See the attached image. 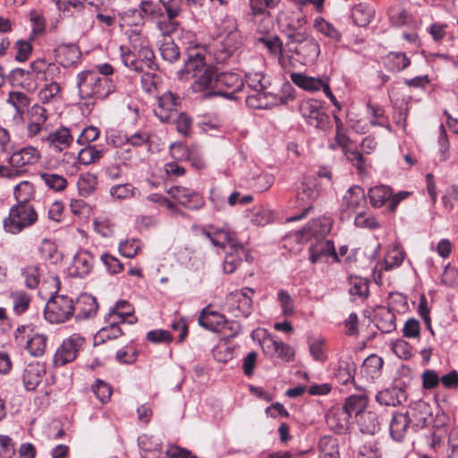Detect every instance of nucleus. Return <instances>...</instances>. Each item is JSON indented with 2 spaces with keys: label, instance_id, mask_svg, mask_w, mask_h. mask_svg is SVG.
Returning <instances> with one entry per match:
<instances>
[{
  "label": "nucleus",
  "instance_id": "obj_1",
  "mask_svg": "<svg viewBox=\"0 0 458 458\" xmlns=\"http://www.w3.org/2000/svg\"><path fill=\"white\" fill-rule=\"evenodd\" d=\"M130 43L131 47H120L123 64L136 72L154 70L157 67L155 55L149 47L148 39L140 33L133 32L130 36Z\"/></svg>",
  "mask_w": 458,
  "mask_h": 458
},
{
  "label": "nucleus",
  "instance_id": "obj_2",
  "mask_svg": "<svg viewBox=\"0 0 458 458\" xmlns=\"http://www.w3.org/2000/svg\"><path fill=\"white\" fill-rule=\"evenodd\" d=\"M77 87L81 98L104 99L115 89L112 78L101 77L92 70L81 72L77 75Z\"/></svg>",
  "mask_w": 458,
  "mask_h": 458
},
{
  "label": "nucleus",
  "instance_id": "obj_3",
  "mask_svg": "<svg viewBox=\"0 0 458 458\" xmlns=\"http://www.w3.org/2000/svg\"><path fill=\"white\" fill-rule=\"evenodd\" d=\"M305 24L302 17H296L295 21L287 23V37L292 42L298 43L295 53L302 57L304 63L314 62L320 53L319 45L313 38H307L306 34L301 30Z\"/></svg>",
  "mask_w": 458,
  "mask_h": 458
},
{
  "label": "nucleus",
  "instance_id": "obj_4",
  "mask_svg": "<svg viewBox=\"0 0 458 458\" xmlns=\"http://www.w3.org/2000/svg\"><path fill=\"white\" fill-rule=\"evenodd\" d=\"M225 24V35L220 36L216 43L214 55L217 62L225 63L242 47L243 37L237 28L234 19L228 18L224 21Z\"/></svg>",
  "mask_w": 458,
  "mask_h": 458
},
{
  "label": "nucleus",
  "instance_id": "obj_5",
  "mask_svg": "<svg viewBox=\"0 0 458 458\" xmlns=\"http://www.w3.org/2000/svg\"><path fill=\"white\" fill-rule=\"evenodd\" d=\"M264 75L261 72H248L245 74L246 87L253 93L246 97V104L253 109H267L277 104L275 95L266 92L267 88L263 81Z\"/></svg>",
  "mask_w": 458,
  "mask_h": 458
},
{
  "label": "nucleus",
  "instance_id": "obj_6",
  "mask_svg": "<svg viewBox=\"0 0 458 458\" xmlns=\"http://www.w3.org/2000/svg\"><path fill=\"white\" fill-rule=\"evenodd\" d=\"M37 220L38 213L32 204H16L10 208L9 216L4 219L3 224L7 233L18 234Z\"/></svg>",
  "mask_w": 458,
  "mask_h": 458
},
{
  "label": "nucleus",
  "instance_id": "obj_7",
  "mask_svg": "<svg viewBox=\"0 0 458 458\" xmlns=\"http://www.w3.org/2000/svg\"><path fill=\"white\" fill-rule=\"evenodd\" d=\"M72 299L66 295H55L47 302L44 316L52 324L67 321L74 314Z\"/></svg>",
  "mask_w": 458,
  "mask_h": 458
},
{
  "label": "nucleus",
  "instance_id": "obj_8",
  "mask_svg": "<svg viewBox=\"0 0 458 458\" xmlns=\"http://www.w3.org/2000/svg\"><path fill=\"white\" fill-rule=\"evenodd\" d=\"M85 344V337L76 333L71 335L56 349L53 359L54 365L62 367L74 361Z\"/></svg>",
  "mask_w": 458,
  "mask_h": 458
},
{
  "label": "nucleus",
  "instance_id": "obj_9",
  "mask_svg": "<svg viewBox=\"0 0 458 458\" xmlns=\"http://www.w3.org/2000/svg\"><path fill=\"white\" fill-rule=\"evenodd\" d=\"M254 291L245 287L229 293L225 299L226 310L234 317L247 318L252 310L251 296Z\"/></svg>",
  "mask_w": 458,
  "mask_h": 458
},
{
  "label": "nucleus",
  "instance_id": "obj_10",
  "mask_svg": "<svg viewBox=\"0 0 458 458\" xmlns=\"http://www.w3.org/2000/svg\"><path fill=\"white\" fill-rule=\"evenodd\" d=\"M301 116L311 126L325 130L329 123V116L324 111L322 105L316 99L301 101L299 107Z\"/></svg>",
  "mask_w": 458,
  "mask_h": 458
},
{
  "label": "nucleus",
  "instance_id": "obj_11",
  "mask_svg": "<svg viewBox=\"0 0 458 458\" xmlns=\"http://www.w3.org/2000/svg\"><path fill=\"white\" fill-rule=\"evenodd\" d=\"M244 87L242 77L235 72H221L216 75L215 91L216 96H223L229 99L236 98L235 93Z\"/></svg>",
  "mask_w": 458,
  "mask_h": 458
},
{
  "label": "nucleus",
  "instance_id": "obj_12",
  "mask_svg": "<svg viewBox=\"0 0 458 458\" xmlns=\"http://www.w3.org/2000/svg\"><path fill=\"white\" fill-rule=\"evenodd\" d=\"M366 204L365 192L360 186L351 187L344 194L341 204V219H348L358 214Z\"/></svg>",
  "mask_w": 458,
  "mask_h": 458
},
{
  "label": "nucleus",
  "instance_id": "obj_13",
  "mask_svg": "<svg viewBox=\"0 0 458 458\" xmlns=\"http://www.w3.org/2000/svg\"><path fill=\"white\" fill-rule=\"evenodd\" d=\"M123 313L112 311L105 316V327L100 328L95 335V344L105 343L107 340L115 339L123 335L121 325L124 324Z\"/></svg>",
  "mask_w": 458,
  "mask_h": 458
},
{
  "label": "nucleus",
  "instance_id": "obj_14",
  "mask_svg": "<svg viewBox=\"0 0 458 458\" xmlns=\"http://www.w3.org/2000/svg\"><path fill=\"white\" fill-rule=\"evenodd\" d=\"M41 159L38 148L28 145L14 151L9 157V164L15 169L24 170L25 167L35 165Z\"/></svg>",
  "mask_w": 458,
  "mask_h": 458
},
{
  "label": "nucleus",
  "instance_id": "obj_15",
  "mask_svg": "<svg viewBox=\"0 0 458 458\" xmlns=\"http://www.w3.org/2000/svg\"><path fill=\"white\" fill-rule=\"evenodd\" d=\"M178 105L177 96L167 91L158 98L157 106L154 109V114L162 123H170L174 120V116H176Z\"/></svg>",
  "mask_w": 458,
  "mask_h": 458
},
{
  "label": "nucleus",
  "instance_id": "obj_16",
  "mask_svg": "<svg viewBox=\"0 0 458 458\" xmlns=\"http://www.w3.org/2000/svg\"><path fill=\"white\" fill-rule=\"evenodd\" d=\"M167 193L179 204L191 209H198L204 205V200L199 193L185 187H171Z\"/></svg>",
  "mask_w": 458,
  "mask_h": 458
},
{
  "label": "nucleus",
  "instance_id": "obj_17",
  "mask_svg": "<svg viewBox=\"0 0 458 458\" xmlns=\"http://www.w3.org/2000/svg\"><path fill=\"white\" fill-rule=\"evenodd\" d=\"M309 259L312 264L327 261L331 257L335 261H338V256L334 243L329 240H319L312 243L309 248Z\"/></svg>",
  "mask_w": 458,
  "mask_h": 458
},
{
  "label": "nucleus",
  "instance_id": "obj_18",
  "mask_svg": "<svg viewBox=\"0 0 458 458\" xmlns=\"http://www.w3.org/2000/svg\"><path fill=\"white\" fill-rule=\"evenodd\" d=\"M46 142L50 149L55 152H62L70 147L73 141L70 129L67 127H60L48 133L47 137L41 139Z\"/></svg>",
  "mask_w": 458,
  "mask_h": 458
},
{
  "label": "nucleus",
  "instance_id": "obj_19",
  "mask_svg": "<svg viewBox=\"0 0 458 458\" xmlns=\"http://www.w3.org/2000/svg\"><path fill=\"white\" fill-rule=\"evenodd\" d=\"M93 266V255L89 250H81L74 255L69 272L72 276L84 277L91 272Z\"/></svg>",
  "mask_w": 458,
  "mask_h": 458
},
{
  "label": "nucleus",
  "instance_id": "obj_20",
  "mask_svg": "<svg viewBox=\"0 0 458 458\" xmlns=\"http://www.w3.org/2000/svg\"><path fill=\"white\" fill-rule=\"evenodd\" d=\"M74 314L77 320L92 318L97 315L98 304L97 299L90 294H81L74 304Z\"/></svg>",
  "mask_w": 458,
  "mask_h": 458
},
{
  "label": "nucleus",
  "instance_id": "obj_21",
  "mask_svg": "<svg viewBox=\"0 0 458 458\" xmlns=\"http://www.w3.org/2000/svg\"><path fill=\"white\" fill-rule=\"evenodd\" d=\"M46 374L45 364L36 361L27 364L22 373V383L27 391L37 388Z\"/></svg>",
  "mask_w": 458,
  "mask_h": 458
},
{
  "label": "nucleus",
  "instance_id": "obj_22",
  "mask_svg": "<svg viewBox=\"0 0 458 458\" xmlns=\"http://www.w3.org/2000/svg\"><path fill=\"white\" fill-rule=\"evenodd\" d=\"M411 418L408 412H395L389 425L391 437L396 442H403L411 425Z\"/></svg>",
  "mask_w": 458,
  "mask_h": 458
},
{
  "label": "nucleus",
  "instance_id": "obj_23",
  "mask_svg": "<svg viewBox=\"0 0 458 458\" xmlns=\"http://www.w3.org/2000/svg\"><path fill=\"white\" fill-rule=\"evenodd\" d=\"M216 75H217L214 67L208 66L204 71L199 73H197L196 76L192 77L194 81L191 85V89L194 92H200L207 89H210L208 93L209 96H213V92L215 91V79Z\"/></svg>",
  "mask_w": 458,
  "mask_h": 458
},
{
  "label": "nucleus",
  "instance_id": "obj_24",
  "mask_svg": "<svg viewBox=\"0 0 458 458\" xmlns=\"http://www.w3.org/2000/svg\"><path fill=\"white\" fill-rule=\"evenodd\" d=\"M198 320L199 326L213 332L222 331L227 324L224 315L208 309L202 310Z\"/></svg>",
  "mask_w": 458,
  "mask_h": 458
},
{
  "label": "nucleus",
  "instance_id": "obj_25",
  "mask_svg": "<svg viewBox=\"0 0 458 458\" xmlns=\"http://www.w3.org/2000/svg\"><path fill=\"white\" fill-rule=\"evenodd\" d=\"M250 254L242 246V244L231 249L229 251H226L225 257L223 264L225 272L227 274L233 273L240 266L243 259H245L247 261H250Z\"/></svg>",
  "mask_w": 458,
  "mask_h": 458
},
{
  "label": "nucleus",
  "instance_id": "obj_26",
  "mask_svg": "<svg viewBox=\"0 0 458 458\" xmlns=\"http://www.w3.org/2000/svg\"><path fill=\"white\" fill-rule=\"evenodd\" d=\"M57 61L64 67L76 64L81 59V51L75 44H61L55 48Z\"/></svg>",
  "mask_w": 458,
  "mask_h": 458
},
{
  "label": "nucleus",
  "instance_id": "obj_27",
  "mask_svg": "<svg viewBox=\"0 0 458 458\" xmlns=\"http://www.w3.org/2000/svg\"><path fill=\"white\" fill-rule=\"evenodd\" d=\"M208 66L209 65H207L205 63L204 55L200 52L193 50L192 52H189L183 69L179 72V74H181V77L186 74L191 75V78H192Z\"/></svg>",
  "mask_w": 458,
  "mask_h": 458
},
{
  "label": "nucleus",
  "instance_id": "obj_28",
  "mask_svg": "<svg viewBox=\"0 0 458 458\" xmlns=\"http://www.w3.org/2000/svg\"><path fill=\"white\" fill-rule=\"evenodd\" d=\"M405 393L402 388L390 387L379 391L376 395V401L385 406H396L405 401Z\"/></svg>",
  "mask_w": 458,
  "mask_h": 458
},
{
  "label": "nucleus",
  "instance_id": "obj_29",
  "mask_svg": "<svg viewBox=\"0 0 458 458\" xmlns=\"http://www.w3.org/2000/svg\"><path fill=\"white\" fill-rule=\"evenodd\" d=\"M410 64V58L403 52H391L384 58L385 67L394 72H401Z\"/></svg>",
  "mask_w": 458,
  "mask_h": 458
},
{
  "label": "nucleus",
  "instance_id": "obj_30",
  "mask_svg": "<svg viewBox=\"0 0 458 458\" xmlns=\"http://www.w3.org/2000/svg\"><path fill=\"white\" fill-rule=\"evenodd\" d=\"M290 78L296 86L307 91H318L323 86V80L307 76L301 72H293Z\"/></svg>",
  "mask_w": 458,
  "mask_h": 458
},
{
  "label": "nucleus",
  "instance_id": "obj_31",
  "mask_svg": "<svg viewBox=\"0 0 458 458\" xmlns=\"http://www.w3.org/2000/svg\"><path fill=\"white\" fill-rule=\"evenodd\" d=\"M313 27L318 33L332 42L338 43L342 38L340 30L322 17H317L314 20Z\"/></svg>",
  "mask_w": 458,
  "mask_h": 458
},
{
  "label": "nucleus",
  "instance_id": "obj_32",
  "mask_svg": "<svg viewBox=\"0 0 458 458\" xmlns=\"http://www.w3.org/2000/svg\"><path fill=\"white\" fill-rule=\"evenodd\" d=\"M368 405V397L364 394H352L349 396L344 403L343 408L348 411L349 415L352 417L355 415L358 417L361 413L365 411V409Z\"/></svg>",
  "mask_w": 458,
  "mask_h": 458
},
{
  "label": "nucleus",
  "instance_id": "obj_33",
  "mask_svg": "<svg viewBox=\"0 0 458 458\" xmlns=\"http://www.w3.org/2000/svg\"><path fill=\"white\" fill-rule=\"evenodd\" d=\"M356 418L360 430L363 434L375 435L379 431V422L375 413L370 411H364Z\"/></svg>",
  "mask_w": 458,
  "mask_h": 458
},
{
  "label": "nucleus",
  "instance_id": "obj_34",
  "mask_svg": "<svg viewBox=\"0 0 458 458\" xmlns=\"http://www.w3.org/2000/svg\"><path fill=\"white\" fill-rule=\"evenodd\" d=\"M318 458H340L337 439L331 436H324L318 441Z\"/></svg>",
  "mask_w": 458,
  "mask_h": 458
},
{
  "label": "nucleus",
  "instance_id": "obj_35",
  "mask_svg": "<svg viewBox=\"0 0 458 458\" xmlns=\"http://www.w3.org/2000/svg\"><path fill=\"white\" fill-rule=\"evenodd\" d=\"M212 244L223 249H226L228 247L231 250L242 243L237 241L234 232L225 228H216L215 239H212Z\"/></svg>",
  "mask_w": 458,
  "mask_h": 458
},
{
  "label": "nucleus",
  "instance_id": "obj_36",
  "mask_svg": "<svg viewBox=\"0 0 458 458\" xmlns=\"http://www.w3.org/2000/svg\"><path fill=\"white\" fill-rule=\"evenodd\" d=\"M350 418L348 411L342 407L328 415L327 423L338 433H342L348 428Z\"/></svg>",
  "mask_w": 458,
  "mask_h": 458
},
{
  "label": "nucleus",
  "instance_id": "obj_37",
  "mask_svg": "<svg viewBox=\"0 0 458 458\" xmlns=\"http://www.w3.org/2000/svg\"><path fill=\"white\" fill-rule=\"evenodd\" d=\"M374 16V10L367 4H360L353 7L352 19L360 27H366Z\"/></svg>",
  "mask_w": 458,
  "mask_h": 458
},
{
  "label": "nucleus",
  "instance_id": "obj_38",
  "mask_svg": "<svg viewBox=\"0 0 458 458\" xmlns=\"http://www.w3.org/2000/svg\"><path fill=\"white\" fill-rule=\"evenodd\" d=\"M392 196V190L389 186L379 185L370 188L369 191V198L370 203L375 208H380L386 201L389 202V199Z\"/></svg>",
  "mask_w": 458,
  "mask_h": 458
},
{
  "label": "nucleus",
  "instance_id": "obj_39",
  "mask_svg": "<svg viewBox=\"0 0 458 458\" xmlns=\"http://www.w3.org/2000/svg\"><path fill=\"white\" fill-rule=\"evenodd\" d=\"M355 364L352 361L340 360L335 376L339 383L347 385L354 379Z\"/></svg>",
  "mask_w": 458,
  "mask_h": 458
},
{
  "label": "nucleus",
  "instance_id": "obj_40",
  "mask_svg": "<svg viewBox=\"0 0 458 458\" xmlns=\"http://www.w3.org/2000/svg\"><path fill=\"white\" fill-rule=\"evenodd\" d=\"M47 337L41 334H35L26 341L25 348L34 357L42 356L47 348Z\"/></svg>",
  "mask_w": 458,
  "mask_h": 458
},
{
  "label": "nucleus",
  "instance_id": "obj_41",
  "mask_svg": "<svg viewBox=\"0 0 458 458\" xmlns=\"http://www.w3.org/2000/svg\"><path fill=\"white\" fill-rule=\"evenodd\" d=\"M14 197L17 204H30V199L34 198L33 184L28 181H22L14 188Z\"/></svg>",
  "mask_w": 458,
  "mask_h": 458
},
{
  "label": "nucleus",
  "instance_id": "obj_42",
  "mask_svg": "<svg viewBox=\"0 0 458 458\" xmlns=\"http://www.w3.org/2000/svg\"><path fill=\"white\" fill-rule=\"evenodd\" d=\"M40 179L46 186L55 191H62L67 187V180L63 175L43 172L39 174Z\"/></svg>",
  "mask_w": 458,
  "mask_h": 458
},
{
  "label": "nucleus",
  "instance_id": "obj_43",
  "mask_svg": "<svg viewBox=\"0 0 458 458\" xmlns=\"http://www.w3.org/2000/svg\"><path fill=\"white\" fill-rule=\"evenodd\" d=\"M103 157V151L98 149L93 145H86L78 153V160L82 165H90L96 163Z\"/></svg>",
  "mask_w": 458,
  "mask_h": 458
},
{
  "label": "nucleus",
  "instance_id": "obj_44",
  "mask_svg": "<svg viewBox=\"0 0 458 458\" xmlns=\"http://www.w3.org/2000/svg\"><path fill=\"white\" fill-rule=\"evenodd\" d=\"M349 293L352 296L365 298L369 295V283L365 278L351 276Z\"/></svg>",
  "mask_w": 458,
  "mask_h": 458
},
{
  "label": "nucleus",
  "instance_id": "obj_45",
  "mask_svg": "<svg viewBox=\"0 0 458 458\" xmlns=\"http://www.w3.org/2000/svg\"><path fill=\"white\" fill-rule=\"evenodd\" d=\"M61 86L56 81L47 82L38 92L39 99L44 103H50L60 97Z\"/></svg>",
  "mask_w": 458,
  "mask_h": 458
},
{
  "label": "nucleus",
  "instance_id": "obj_46",
  "mask_svg": "<svg viewBox=\"0 0 458 458\" xmlns=\"http://www.w3.org/2000/svg\"><path fill=\"white\" fill-rule=\"evenodd\" d=\"M98 184V179L94 174H81L77 182L78 190L82 196H89L91 194Z\"/></svg>",
  "mask_w": 458,
  "mask_h": 458
},
{
  "label": "nucleus",
  "instance_id": "obj_47",
  "mask_svg": "<svg viewBox=\"0 0 458 458\" xmlns=\"http://www.w3.org/2000/svg\"><path fill=\"white\" fill-rule=\"evenodd\" d=\"M137 191V189L131 183L115 184L109 190L110 195L117 199L133 198Z\"/></svg>",
  "mask_w": 458,
  "mask_h": 458
},
{
  "label": "nucleus",
  "instance_id": "obj_48",
  "mask_svg": "<svg viewBox=\"0 0 458 458\" xmlns=\"http://www.w3.org/2000/svg\"><path fill=\"white\" fill-rule=\"evenodd\" d=\"M162 58L169 63H174L180 57L179 47L173 40L165 39L159 47Z\"/></svg>",
  "mask_w": 458,
  "mask_h": 458
},
{
  "label": "nucleus",
  "instance_id": "obj_49",
  "mask_svg": "<svg viewBox=\"0 0 458 458\" xmlns=\"http://www.w3.org/2000/svg\"><path fill=\"white\" fill-rule=\"evenodd\" d=\"M11 298L13 303V310L15 313L19 315L22 314L28 310L31 301L30 296L23 291L12 293Z\"/></svg>",
  "mask_w": 458,
  "mask_h": 458
},
{
  "label": "nucleus",
  "instance_id": "obj_50",
  "mask_svg": "<svg viewBox=\"0 0 458 458\" xmlns=\"http://www.w3.org/2000/svg\"><path fill=\"white\" fill-rule=\"evenodd\" d=\"M25 285L30 289H36L40 282L39 267L37 265H29L22 269Z\"/></svg>",
  "mask_w": 458,
  "mask_h": 458
},
{
  "label": "nucleus",
  "instance_id": "obj_51",
  "mask_svg": "<svg viewBox=\"0 0 458 458\" xmlns=\"http://www.w3.org/2000/svg\"><path fill=\"white\" fill-rule=\"evenodd\" d=\"M403 259L404 254L403 250L396 247L390 249L384 259V269L389 271L394 267L401 266Z\"/></svg>",
  "mask_w": 458,
  "mask_h": 458
},
{
  "label": "nucleus",
  "instance_id": "obj_52",
  "mask_svg": "<svg viewBox=\"0 0 458 458\" xmlns=\"http://www.w3.org/2000/svg\"><path fill=\"white\" fill-rule=\"evenodd\" d=\"M174 19L175 18H170L166 15V17H162L157 22V28L162 36L170 37L178 30L180 23Z\"/></svg>",
  "mask_w": 458,
  "mask_h": 458
},
{
  "label": "nucleus",
  "instance_id": "obj_53",
  "mask_svg": "<svg viewBox=\"0 0 458 458\" xmlns=\"http://www.w3.org/2000/svg\"><path fill=\"white\" fill-rule=\"evenodd\" d=\"M7 102L11 104L17 113H23L24 109L30 105V99L27 95L20 91H11L8 95Z\"/></svg>",
  "mask_w": 458,
  "mask_h": 458
},
{
  "label": "nucleus",
  "instance_id": "obj_54",
  "mask_svg": "<svg viewBox=\"0 0 458 458\" xmlns=\"http://www.w3.org/2000/svg\"><path fill=\"white\" fill-rule=\"evenodd\" d=\"M277 301L282 309V314L284 317H290L294 314V301L285 290H280L278 292Z\"/></svg>",
  "mask_w": 458,
  "mask_h": 458
},
{
  "label": "nucleus",
  "instance_id": "obj_55",
  "mask_svg": "<svg viewBox=\"0 0 458 458\" xmlns=\"http://www.w3.org/2000/svg\"><path fill=\"white\" fill-rule=\"evenodd\" d=\"M309 349L311 356L315 360L324 362L327 360V354L324 349V339L310 338L309 339Z\"/></svg>",
  "mask_w": 458,
  "mask_h": 458
},
{
  "label": "nucleus",
  "instance_id": "obj_56",
  "mask_svg": "<svg viewBox=\"0 0 458 458\" xmlns=\"http://www.w3.org/2000/svg\"><path fill=\"white\" fill-rule=\"evenodd\" d=\"M91 388L97 398L102 403H105L110 400L112 395V388L107 383L104 382L103 380L97 379L95 384L92 385Z\"/></svg>",
  "mask_w": 458,
  "mask_h": 458
},
{
  "label": "nucleus",
  "instance_id": "obj_57",
  "mask_svg": "<svg viewBox=\"0 0 458 458\" xmlns=\"http://www.w3.org/2000/svg\"><path fill=\"white\" fill-rule=\"evenodd\" d=\"M279 2L280 0H250V6L254 15L269 14L267 10L275 8Z\"/></svg>",
  "mask_w": 458,
  "mask_h": 458
},
{
  "label": "nucleus",
  "instance_id": "obj_58",
  "mask_svg": "<svg viewBox=\"0 0 458 458\" xmlns=\"http://www.w3.org/2000/svg\"><path fill=\"white\" fill-rule=\"evenodd\" d=\"M174 120H172L170 123H174L176 124L177 131L182 134L183 136H189L191 131V118L184 113H177L176 116H174Z\"/></svg>",
  "mask_w": 458,
  "mask_h": 458
},
{
  "label": "nucleus",
  "instance_id": "obj_59",
  "mask_svg": "<svg viewBox=\"0 0 458 458\" xmlns=\"http://www.w3.org/2000/svg\"><path fill=\"white\" fill-rule=\"evenodd\" d=\"M146 338L152 344H170L173 341V335L168 330L155 329L147 333Z\"/></svg>",
  "mask_w": 458,
  "mask_h": 458
},
{
  "label": "nucleus",
  "instance_id": "obj_60",
  "mask_svg": "<svg viewBox=\"0 0 458 458\" xmlns=\"http://www.w3.org/2000/svg\"><path fill=\"white\" fill-rule=\"evenodd\" d=\"M143 74L141 76V86L142 89L148 93H153L157 88V85L160 81L159 77L153 72H141Z\"/></svg>",
  "mask_w": 458,
  "mask_h": 458
},
{
  "label": "nucleus",
  "instance_id": "obj_61",
  "mask_svg": "<svg viewBox=\"0 0 458 458\" xmlns=\"http://www.w3.org/2000/svg\"><path fill=\"white\" fill-rule=\"evenodd\" d=\"M166 14L170 18H176L182 12V5L187 4L184 0H160Z\"/></svg>",
  "mask_w": 458,
  "mask_h": 458
},
{
  "label": "nucleus",
  "instance_id": "obj_62",
  "mask_svg": "<svg viewBox=\"0 0 458 458\" xmlns=\"http://www.w3.org/2000/svg\"><path fill=\"white\" fill-rule=\"evenodd\" d=\"M100 259L111 274H118L123 270V265L120 260L110 254H102Z\"/></svg>",
  "mask_w": 458,
  "mask_h": 458
},
{
  "label": "nucleus",
  "instance_id": "obj_63",
  "mask_svg": "<svg viewBox=\"0 0 458 458\" xmlns=\"http://www.w3.org/2000/svg\"><path fill=\"white\" fill-rule=\"evenodd\" d=\"M384 364V361L381 357L372 354L369 355L363 362V369L368 371V373L371 375L377 374L382 366Z\"/></svg>",
  "mask_w": 458,
  "mask_h": 458
},
{
  "label": "nucleus",
  "instance_id": "obj_64",
  "mask_svg": "<svg viewBox=\"0 0 458 458\" xmlns=\"http://www.w3.org/2000/svg\"><path fill=\"white\" fill-rule=\"evenodd\" d=\"M140 250V244L136 240L124 241L119 245V252L126 258H134Z\"/></svg>",
  "mask_w": 458,
  "mask_h": 458
}]
</instances>
